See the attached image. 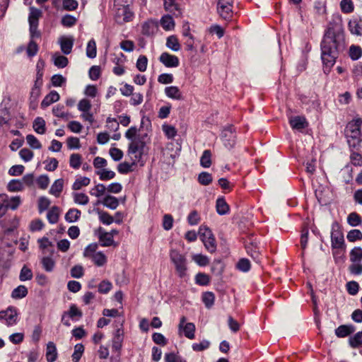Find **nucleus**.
<instances>
[{"mask_svg":"<svg viewBox=\"0 0 362 362\" xmlns=\"http://www.w3.org/2000/svg\"><path fill=\"white\" fill-rule=\"evenodd\" d=\"M217 213L221 215H226L229 212L230 208L223 197H218L216 202Z\"/></svg>","mask_w":362,"mask_h":362,"instance_id":"obj_25","label":"nucleus"},{"mask_svg":"<svg viewBox=\"0 0 362 362\" xmlns=\"http://www.w3.org/2000/svg\"><path fill=\"white\" fill-rule=\"evenodd\" d=\"M221 140L224 146L231 149L235 144L236 134L235 129L233 125H228L225 127L221 132Z\"/></svg>","mask_w":362,"mask_h":362,"instance_id":"obj_6","label":"nucleus"},{"mask_svg":"<svg viewBox=\"0 0 362 362\" xmlns=\"http://www.w3.org/2000/svg\"><path fill=\"white\" fill-rule=\"evenodd\" d=\"M100 221L105 225H110L114 222L113 217L106 211H102L98 209Z\"/></svg>","mask_w":362,"mask_h":362,"instance_id":"obj_53","label":"nucleus"},{"mask_svg":"<svg viewBox=\"0 0 362 362\" xmlns=\"http://www.w3.org/2000/svg\"><path fill=\"white\" fill-rule=\"evenodd\" d=\"M155 25L152 21H146L143 23L141 33L146 36L152 35L154 33Z\"/></svg>","mask_w":362,"mask_h":362,"instance_id":"obj_42","label":"nucleus"},{"mask_svg":"<svg viewBox=\"0 0 362 362\" xmlns=\"http://www.w3.org/2000/svg\"><path fill=\"white\" fill-rule=\"evenodd\" d=\"M54 64L58 68H64L68 64L67 57L55 54L53 55Z\"/></svg>","mask_w":362,"mask_h":362,"instance_id":"obj_50","label":"nucleus"},{"mask_svg":"<svg viewBox=\"0 0 362 362\" xmlns=\"http://www.w3.org/2000/svg\"><path fill=\"white\" fill-rule=\"evenodd\" d=\"M60 48L64 54H69L71 52L74 45V38L72 37H62L59 40Z\"/></svg>","mask_w":362,"mask_h":362,"instance_id":"obj_17","label":"nucleus"},{"mask_svg":"<svg viewBox=\"0 0 362 362\" xmlns=\"http://www.w3.org/2000/svg\"><path fill=\"white\" fill-rule=\"evenodd\" d=\"M340 8L344 13H350L354 10V5L351 0H341Z\"/></svg>","mask_w":362,"mask_h":362,"instance_id":"obj_48","label":"nucleus"},{"mask_svg":"<svg viewBox=\"0 0 362 362\" xmlns=\"http://www.w3.org/2000/svg\"><path fill=\"white\" fill-rule=\"evenodd\" d=\"M347 142L350 148H358L361 142V133L346 134Z\"/></svg>","mask_w":362,"mask_h":362,"instance_id":"obj_23","label":"nucleus"},{"mask_svg":"<svg viewBox=\"0 0 362 362\" xmlns=\"http://www.w3.org/2000/svg\"><path fill=\"white\" fill-rule=\"evenodd\" d=\"M289 124L293 129L302 130L308 126V122L303 116L291 117L289 119Z\"/></svg>","mask_w":362,"mask_h":362,"instance_id":"obj_15","label":"nucleus"},{"mask_svg":"<svg viewBox=\"0 0 362 362\" xmlns=\"http://www.w3.org/2000/svg\"><path fill=\"white\" fill-rule=\"evenodd\" d=\"M349 55L354 61L358 59L362 55L361 47L358 45H351L349 50Z\"/></svg>","mask_w":362,"mask_h":362,"instance_id":"obj_38","label":"nucleus"},{"mask_svg":"<svg viewBox=\"0 0 362 362\" xmlns=\"http://www.w3.org/2000/svg\"><path fill=\"white\" fill-rule=\"evenodd\" d=\"M134 13L129 7L119 6L117 8L115 19L119 24L129 22L133 19Z\"/></svg>","mask_w":362,"mask_h":362,"instance_id":"obj_9","label":"nucleus"},{"mask_svg":"<svg viewBox=\"0 0 362 362\" xmlns=\"http://www.w3.org/2000/svg\"><path fill=\"white\" fill-rule=\"evenodd\" d=\"M186 317L182 316L180 318V323L178 325V329L180 331L182 330L184 332V335L189 339H193L195 337V325L192 322H186Z\"/></svg>","mask_w":362,"mask_h":362,"instance_id":"obj_10","label":"nucleus"},{"mask_svg":"<svg viewBox=\"0 0 362 362\" xmlns=\"http://www.w3.org/2000/svg\"><path fill=\"white\" fill-rule=\"evenodd\" d=\"M42 12L40 9L34 6L30 7V13L28 16L29 24H39V19L42 16Z\"/></svg>","mask_w":362,"mask_h":362,"instance_id":"obj_24","label":"nucleus"},{"mask_svg":"<svg viewBox=\"0 0 362 362\" xmlns=\"http://www.w3.org/2000/svg\"><path fill=\"white\" fill-rule=\"evenodd\" d=\"M346 287L348 293L351 296H355L358 292L359 285L355 281H349L346 284Z\"/></svg>","mask_w":362,"mask_h":362,"instance_id":"obj_63","label":"nucleus"},{"mask_svg":"<svg viewBox=\"0 0 362 362\" xmlns=\"http://www.w3.org/2000/svg\"><path fill=\"white\" fill-rule=\"evenodd\" d=\"M116 322V329L113 333V337L112 339V348L113 351L119 352L120 350L122 349V343L124 340V320L120 319Z\"/></svg>","mask_w":362,"mask_h":362,"instance_id":"obj_5","label":"nucleus"},{"mask_svg":"<svg viewBox=\"0 0 362 362\" xmlns=\"http://www.w3.org/2000/svg\"><path fill=\"white\" fill-rule=\"evenodd\" d=\"M148 59L145 55H140L136 61V66L139 71L144 72L146 70Z\"/></svg>","mask_w":362,"mask_h":362,"instance_id":"obj_61","label":"nucleus"},{"mask_svg":"<svg viewBox=\"0 0 362 362\" xmlns=\"http://www.w3.org/2000/svg\"><path fill=\"white\" fill-rule=\"evenodd\" d=\"M18 312L16 308L8 307L6 310L0 311V320H4L7 326L17 323Z\"/></svg>","mask_w":362,"mask_h":362,"instance_id":"obj_8","label":"nucleus"},{"mask_svg":"<svg viewBox=\"0 0 362 362\" xmlns=\"http://www.w3.org/2000/svg\"><path fill=\"white\" fill-rule=\"evenodd\" d=\"M350 33L355 35H362V18L354 16L348 23Z\"/></svg>","mask_w":362,"mask_h":362,"instance_id":"obj_14","label":"nucleus"},{"mask_svg":"<svg viewBox=\"0 0 362 362\" xmlns=\"http://www.w3.org/2000/svg\"><path fill=\"white\" fill-rule=\"evenodd\" d=\"M27 294V288L23 285H20L13 290L11 297L15 299H21L25 297Z\"/></svg>","mask_w":362,"mask_h":362,"instance_id":"obj_33","label":"nucleus"},{"mask_svg":"<svg viewBox=\"0 0 362 362\" xmlns=\"http://www.w3.org/2000/svg\"><path fill=\"white\" fill-rule=\"evenodd\" d=\"M331 242L333 248H341L344 244V235L339 230L337 223H334L332 228Z\"/></svg>","mask_w":362,"mask_h":362,"instance_id":"obj_7","label":"nucleus"},{"mask_svg":"<svg viewBox=\"0 0 362 362\" xmlns=\"http://www.w3.org/2000/svg\"><path fill=\"white\" fill-rule=\"evenodd\" d=\"M33 272L30 269H29L27 266L24 265L20 272L19 279L21 281H25L28 280H31L33 279Z\"/></svg>","mask_w":362,"mask_h":362,"instance_id":"obj_44","label":"nucleus"},{"mask_svg":"<svg viewBox=\"0 0 362 362\" xmlns=\"http://www.w3.org/2000/svg\"><path fill=\"white\" fill-rule=\"evenodd\" d=\"M59 95L56 90H52L48 93L42 100L41 103V107L45 108L49 106L53 103L57 102L59 100Z\"/></svg>","mask_w":362,"mask_h":362,"instance_id":"obj_21","label":"nucleus"},{"mask_svg":"<svg viewBox=\"0 0 362 362\" xmlns=\"http://www.w3.org/2000/svg\"><path fill=\"white\" fill-rule=\"evenodd\" d=\"M74 201L76 204L86 205L89 202L88 197L85 193H74Z\"/></svg>","mask_w":362,"mask_h":362,"instance_id":"obj_57","label":"nucleus"},{"mask_svg":"<svg viewBox=\"0 0 362 362\" xmlns=\"http://www.w3.org/2000/svg\"><path fill=\"white\" fill-rule=\"evenodd\" d=\"M106 187L103 184H98L91 189L90 194L96 197H100L105 194Z\"/></svg>","mask_w":362,"mask_h":362,"instance_id":"obj_64","label":"nucleus"},{"mask_svg":"<svg viewBox=\"0 0 362 362\" xmlns=\"http://www.w3.org/2000/svg\"><path fill=\"white\" fill-rule=\"evenodd\" d=\"M165 95L173 100H183V96L178 87L172 86H168L165 88Z\"/></svg>","mask_w":362,"mask_h":362,"instance_id":"obj_22","label":"nucleus"},{"mask_svg":"<svg viewBox=\"0 0 362 362\" xmlns=\"http://www.w3.org/2000/svg\"><path fill=\"white\" fill-rule=\"evenodd\" d=\"M160 25L165 30H171L175 27V22L172 16L169 15L164 16L160 20Z\"/></svg>","mask_w":362,"mask_h":362,"instance_id":"obj_34","label":"nucleus"},{"mask_svg":"<svg viewBox=\"0 0 362 362\" xmlns=\"http://www.w3.org/2000/svg\"><path fill=\"white\" fill-rule=\"evenodd\" d=\"M59 208L58 206H52L47 212V218L51 224L56 223L59 220Z\"/></svg>","mask_w":362,"mask_h":362,"instance_id":"obj_31","label":"nucleus"},{"mask_svg":"<svg viewBox=\"0 0 362 362\" xmlns=\"http://www.w3.org/2000/svg\"><path fill=\"white\" fill-rule=\"evenodd\" d=\"M147 134H139L136 139L131 141L128 146L127 153L134 155L136 161H140L146 148Z\"/></svg>","mask_w":362,"mask_h":362,"instance_id":"obj_2","label":"nucleus"},{"mask_svg":"<svg viewBox=\"0 0 362 362\" xmlns=\"http://www.w3.org/2000/svg\"><path fill=\"white\" fill-rule=\"evenodd\" d=\"M98 233V238L101 246L109 247L111 245H115L114 239L111 237V234L107 233V232H106L103 228H100Z\"/></svg>","mask_w":362,"mask_h":362,"instance_id":"obj_16","label":"nucleus"},{"mask_svg":"<svg viewBox=\"0 0 362 362\" xmlns=\"http://www.w3.org/2000/svg\"><path fill=\"white\" fill-rule=\"evenodd\" d=\"M96 174L99 175L101 180H109L115 177V173L107 169H102L96 171Z\"/></svg>","mask_w":362,"mask_h":362,"instance_id":"obj_45","label":"nucleus"},{"mask_svg":"<svg viewBox=\"0 0 362 362\" xmlns=\"http://www.w3.org/2000/svg\"><path fill=\"white\" fill-rule=\"evenodd\" d=\"M81 212L77 209H70L65 214L64 218L68 223H73L77 221Z\"/></svg>","mask_w":362,"mask_h":362,"instance_id":"obj_29","label":"nucleus"},{"mask_svg":"<svg viewBox=\"0 0 362 362\" xmlns=\"http://www.w3.org/2000/svg\"><path fill=\"white\" fill-rule=\"evenodd\" d=\"M198 181L201 185H208L212 182V176L209 173L202 172L198 176Z\"/></svg>","mask_w":362,"mask_h":362,"instance_id":"obj_62","label":"nucleus"},{"mask_svg":"<svg viewBox=\"0 0 362 362\" xmlns=\"http://www.w3.org/2000/svg\"><path fill=\"white\" fill-rule=\"evenodd\" d=\"M350 260L353 262H361L362 260V248L356 247L350 252Z\"/></svg>","mask_w":362,"mask_h":362,"instance_id":"obj_40","label":"nucleus"},{"mask_svg":"<svg viewBox=\"0 0 362 362\" xmlns=\"http://www.w3.org/2000/svg\"><path fill=\"white\" fill-rule=\"evenodd\" d=\"M26 141L32 148L40 149L42 148V145L39 140L33 134H28L26 136Z\"/></svg>","mask_w":362,"mask_h":362,"instance_id":"obj_56","label":"nucleus"},{"mask_svg":"<svg viewBox=\"0 0 362 362\" xmlns=\"http://www.w3.org/2000/svg\"><path fill=\"white\" fill-rule=\"evenodd\" d=\"M90 180L87 177H80L76 179L72 185L74 190H79L82 187L88 186L90 184Z\"/></svg>","mask_w":362,"mask_h":362,"instance_id":"obj_51","label":"nucleus"},{"mask_svg":"<svg viewBox=\"0 0 362 362\" xmlns=\"http://www.w3.org/2000/svg\"><path fill=\"white\" fill-rule=\"evenodd\" d=\"M210 346V341L203 339L199 343H194L192 346L193 351L199 352L207 349Z\"/></svg>","mask_w":362,"mask_h":362,"instance_id":"obj_60","label":"nucleus"},{"mask_svg":"<svg viewBox=\"0 0 362 362\" xmlns=\"http://www.w3.org/2000/svg\"><path fill=\"white\" fill-rule=\"evenodd\" d=\"M41 264L47 272H52L55 267V262L49 257H43L41 259Z\"/></svg>","mask_w":362,"mask_h":362,"instance_id":"obj_35","label":"nucleus"},{"mask_svg":"<svg viewBox=\"0 0 362 362\" xmlns=\"http://www.w3.org/2000/svg\"><path fill=\"white\" fill-rule=\"evenodd\" d=\"M57 356V348L54 342L49 341L47 344L46 358L48 362H54Z\"/></svg>","mask_w":362,"mask_h":362,"instance_id":"obj_26","label":"nucleus"},{"mask_svg":"<svg viewBox=\"0 0 362 362\" xmlns=\"http://www.w3.org/2000/svg\"><path fill=\"white\" fill-rule=\"evenodd\" d=\"M245 248L247 254L250 255L254 260L258 262L259 252L258 250L257 245L253 243H250V244L245 245Z\"/></svg>","mask_w":362,"mask_h":362,"instance_id":"obj_32","label":"nucleus"},{"mask_svg":"<svg viewBox=\"0 0 362 362\" xmlns=\"http://www.w3.org/2000/svg\"><path fill=\"white\" fill-rule=\"evenodd\" d=\"M159 61L168 68L177 67L180 64L178 57L168 52H163L159 57Z\"/></svg>","mask_w":362,"mask_h":362,"instance_id":"obj_12","label":"nucleus"},{"mask_svg":"<svg viewBox=\"0 0 362 362\" xmlns=\"http://www.w3.org/2000/svg\"><path fill=\"white\" fill-rule=\"evenodd\" d=\"M166 47L174 52L179 51L181 47L178 39L175 35H170L167 38Z\"/></svg>","mask_w":362,"mask_h":362,"instance_id":"obj_30","label":"nucleus"},{"mask_svg":"<svg viewBox=\"0 0 362 362\" xmlns=\"http://www.w3.org/2000/svg\"><path fill=\"white\" fill-rule=\"evenodd\" d=\"M199 233L202 237V240L206 249L211 253L214 252L216 250V244L211 230L206 226H201L199 227Z\"/></svg>","mask_w":362,"mask_h":362,"instance_id":"obj_4","label":"nucleus"},{"mask_svg":"<svg viewBox=\"0 0 362 362\" xmlns=\"http://www.w3.org/2000/svg\"><path fill=\"white\" fill-rule=\"evenodd\" d=\"M362 119L356 118L349 122L346 127L345 134L361 133Z\"/></svg>","mask_w":362,"mask_h":362,"instance_id":"obj_18","label":"nucleus"},{"mask_svg":"<svg viewBox=\"0 0 362 362\" xmlns=\"http://www.w3.org/2000/svg\"><path fill=\"white\" fill-rule=\"evenodd\" d=\"M139 161H136L135 158H134L132 163H129L127 162L121 163L117 166V170L121 174H127L132 171V167L135 165Z\"/></svg>","mask_w":362,"mask_h":362,"instance_id":"obj_37","label":"nucleus"},{"mask_svg":"<svg viewBox=\"0 0 362 362\" xmlns=\"http://www.w3.org/2000/svg\"><path fill=\"white\" fill-rule=\"evenodd\" d=\"M347 222L350 226L355 227L361 224V218L357 213L352 212L348 216Z\"/></svg>","mask_w":362,"mask_h":362,"instance_id":"obj_58","label":"nucleus"},{"mask_svg":"<svg viewBox=\"0 0 362 362\" xmlns=\"http://www.w3.org/2000/svg\"><path fill=\"white\" fill-rule=\"evenodd\" d=\"M349 343L352 348H357L362 345V331L357 332L350 337Z\"/></svg>","mask_w":362,"mask_h":362,"instance_id":"obj_52","label":"nucleus"},{"mask_svg":"<svg viewBox=\"0 0 362 362\" xmlns=\"http://www.w3.org/2000/svg\"><path fill=\"white\" fill-rule=\"evenodd\" d=\"M170 259L175 265L178 276L180 278L185 277L187 270V259L185 255L178 250L172 249L170 251Z\"/></svg>","mask_w":362,"mask_h":362,"instance_id":"obj_3","label":"nucleus"},{"mask_svg":"<svg viewBox=\"0 0 362 362\" xmlns=\"http://www.w3.org/2000/svg\"><path fill=\"white\" fill-rule=\"evenodd\" d=\"M211 153L210 150H205L200 158V164L204 168H209L211 164Z\"/></svg>","mask_w":362,"mask_h":362,"instance_id":"obj_47","label":"nucleus"},{"mask_svg":"<svg viewBox=\"0 0 362 362\" xmlns=\"http://www.w3.org/2000/svg\"><path fill=\"white\" fill-rule=\"evenodd\" d=\"M233 4H224L223 3H217V12L219 16L226 20L229 21L233 17Z\"/></svg>","mask_w":362,"mask_h":362,"instance_id":"obj_13","label":"nucleus"},{"mask_svg":"<svg viewBox=\"0 0 362 362\" xmlns=\"http://www.w3.org/2000/svg\"><path fill=\"white\" fill-rule=\"evenodd\" d=\"M355 327L351 325H343L335 329V334L339 338L346 337L354 333Z\"/></svg>","mask_w":362,"mask_h":362,"instance_id":"obj_20","label":"nucleus"},{"mask_svg":"<svg viewBox=\"0 0 362 362\" xmlns=\"http://www.w3.org/2000/svg\"><path fill=\"white\" fill-rule=\"evenodd\" d=\"M77 19L69 14H66L62 18L61 23L63 26L70 28L74 26L76 23Z\"/></svg>","mask_w":362,"mask_h":362,"instance_id":"obj_55","label":"nucleus"},{"mask_svg":"<svg viewBox=\"0 0 362 362\" xmlns=\"http://www.w3.org/2000/svg\"><path fill=\"white\" fill-rule=\"evenodd\" d=\"M66 316H68L73 320H78L83 316V313L75 304H71L70 305L69 310L68 311L64 312L62 317V323L65 326L69 327L70 323L68 320H66Z\"/></svg>","mask_w":362,"mask_h":362,"instance_id":"obj_11","label":"nucleus"},{"mask_svg":"<svg viewBox=\"0 0 362 362\" xmlns=\"http://www.w3.org/2000/svg\"><path fill=\"white\" fill-rule=\"evenodd\" d=\"M64 180L62 178L57 179L52 185L49 189V193L53 194L56 197H59L61 192L63 190Z\"/></svg>","mask_w":362,"mask_h":362,"instance_id":"obj_28","label":"nucleus"},{"mask_svg":"<svg viewBox=\"0 0 362 362\" xmlns=\"http://www.w3.org/2000/svg\"><path fill=\"white\" fill-rule=\"evenodd\" d=\"M202 301L204 303L206 308H211L214 304L215 300V296L214 293L208 291L204 292L202 294Z\"/></svg>","mask_w":362,"mask_h":362,"instance_id":"obj_36","label":"nucleus"},{"mask_svg":"<svg viewBox=\"0 0 362 362\" xmlns=\"http://www.w3.org/2000/svg\"><path fill=\"white\" fill-rule=\"evenodd\" d=\"M96 43L93 39L88 41L86 47V56L90 59H93L96 57Z\"/></svg>","mask_w":362,"mask_h":362,"instance_id":"obj_39","label":"nucleus"},{"mask_svg":"<svg viewBox=\"0 0 362 362\" xmlns=\"http://www.w3.org/2000/svg\"><path fill=\"white\" fill-rule=\"evenodd\" d=\"M45 125V119L41 117H37L33 121V128L36 133L43 134L46 132Z\"/></svg>","mask_w":362,"mask_h":362,"instance_id":"obj_27","label":"nucleus"},{"mask_svg":"<svg viewBox=\"0 0 362 362\" xmlns=\"http://www.w3.org/2000/svg\"><path fill=\"white\" fill-rule=\"evenodd\" d=\"M10 192H18L23 189V182L20 180H11L7 186Z\"/></svg>","mask_w":362,"mask_h":362,"instance_id":"obj_49","label":"nucleus"},{"mask_svg":"<svg viewBox=\"0 0 362 362\" xmlns=\"http://www.w3.org/2000/svg\"><path fill=\"white\" fill-rule=\"evenodd\" d=\"M92 259L98 267L103 266L107 262V257L102 252L93 254Z\"/></svg>","mask_w":362,"mask_h":362,"instance_id":"obj_43","label":"nucleus"},{"mask_svg":"<svg viewBox=\"0 0 362 362\" xmlns=\"http://www.w3.org/2000/svg\"><path fill=\"white\" fill-rule=\"evenodd\" d=\"M70 166L74 169H78L81 165V156L78 153H72L69 160Z\"/></svg>","mask_w":362,"mask_h":362,"instance_id":"obj_59","label":"nucleus"},{"mask_svg":"<svg viewBox=\"0 0 362 362\" xmlns=\"http://www.w3.org/2000/svg\"><path fill=\"white\" fill-rule=\"evenodd\" d=\"M195 283L199 286H207L210 283V277L205 273L199 272L195 276Z\"/></svg>","mask_w":362,"mask_h":362,"instance_id":"obj_41","label":"nucleus"},{"mask_svg":"<svg viewBox=\"0 0 362 362\" xmlns=\"http://www.w3.org/2000/svg\"><path fill=\"white\" fill-rule=\"evenodd\" d=\"M346 238L349 242H355L356 240H362V233L358 229H353L351 230L347 235Z\"/></svg>","mask_w":362,"mask_h":362,"instance_id":"obj_54","label":"nucleus"},{"mask_svg":"<svg viewBox=\"0 0 362 362\" xmlns=\"http://www.w3.org/2000/svg\"><path fill=\"white\" fill-rule=\"evenodd\" d=\"M321 59L324 72L329 73L341 52L345 48L343 37L337 34L332 28H328L321 42Z\"/></svg>","mask_w":362,"mask_h":362,"instance_id":"obj_1","label":"nucleus"},{"mask_svg":"<svg viewBox=\"0 0 362 362\" xmlns=\"http://www.w3.org/2000/svg\"><path fill=\"white\" fill-rule=\"evenodd\" d=\"M84 351V346L82 344H77L74 346V351L71 356L73 362H78Z\"/></svg>","mask_w":362,"mask_h":362,"instance_id":"obj_46","label":"nucleus"},{"mask_svg":"<svg viewBox=\"0 0 362 362\" xmlns=\"http://www.w3.org/2000/svg\"><path fill=\"white\" fill-rule=\"evenodd\" d=\"M103 204L105 207L112 210L116 209L119 205V200L112 195L105 196L102 201H98L95 204Z\"/></svg>","mask_w":362,"mask_h":362,"instance_id":"obj_19","label":"nucleus"}]
</instances>
